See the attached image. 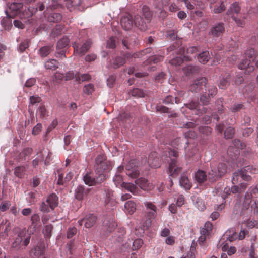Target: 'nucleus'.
I'll list each match as a JSON object with an SVG mask.
<instances>
[{
  "label": "nucleus",
  "mask_w": 258,
  "mask_h": 258,
  "mask_svg": "<svg viewBox=\"0 0 258 258\" xmlns=\"http://www.w3.org/2000/svg\"><path fill=\"white\" fill-rule=\"evenodd\" d=\"M238 68L241 70H245V74H249L254 70V66L250 65V61L246 59L241 60L238 64Z\"/></svg>",
  "instance_id": "4be33fe9"
},
{
  "label": "nucleus",
  "mask_w": 258,
  "mask_h": 258,
  "mask_svg": "<svg viewBox=\"0 0 258 258\" xmlns=\"http://www.w3.org/2000/svg\"><path fill=\"white\" fill-rule=\"evenodd\" d=\"M130 93L133 96L137 97H142L144 96V93L143 91L140 89L135 88L133 89Z\"/></svg>",
  "instance_id": "052dcab7"
},
{
  "label": "nucleus",
  "mask_w": 258,
  "mask_h": 258,
  "mask_svg": "<svg viewBox=\"0 0 258 258\" xmlns=\"http://www.w3.org/2000/svg\"><path fill=\"white\" fill-rule=\"evenodd\" d=\"M195 177L196 181L198 183H202L208 178V175H207L204 171L199 170L195 173Z\"/></svg>",
  "instance_id": "2f4dec72"
},
{
  "label": "nucleus",
  "mask_w": 258,
  "mask_h": 258,
  "mask_svg": "<svg viewBox=\"0 0 258 258\" xmlns=\"http://www.w3.org/2000/svg\"><path fill=\"white\" fill-rule=\"evenodd\" d=\"M125 63V58L122 57H116L110 61V66L117 69L123 66Z\"/></svg>",
  "instance_id": "c756f323"
},
{
  "label": "nucleus",
  "mask_w": 258,
  "mask_h": 258,
  "mask_svg": "<svg viewBox=\"0 0 258 258\" xmlns=\"http://www.w3.org/2000/svg\"><path fill=\"white\" fill-rule=\"evenodd\" d=\"M7 16L6 17H4L3 19L1 20V24L5 28V29H9L12 25V18L14 17H12L10 16V14H9V11L7 10L5 11Z\"/></svg>",
  "instance_id": "72a5a7b5"
},
{
  "label": "nucleus",
  "mask_w": 258,
  "mask_h": 258,
  "mask_svg": "<svg viewBox=\"0 0 258 258\" xmlns=\"http://www.w3.org/2000/svg\"><path fill=\"white\" fill-rule=\"evenodd\" d=\"M47 70H55L58 67V62L54 59H49L44 64Z\"/></svg>",
  "instance_id": "f704fd0d"
},
{
  "label": "nucleus",
  "mask_w": 258,
  "mask_h": 258,
  "mask_svg": "<svg viewBox=\"0 0 258 258\" xmlns=\"http://www.w3.org/2000/svg\"><path fill=\"white\" fill-rule=\"evenodd\" d=\"M11 205V203L9 201H4L0 204V210L5 212L8 210Z\"/></svg>",
  "instance_id": "680f3d73"
},
{
  "label": "nucleus",
  "mask_w": 258,
  "mask_h": 258,
  "mask_svg": "<svg viewBox=\"0 0 258 258\" xmlns=\"http://www.w3.org/2000/svg\"><path fill=\"white\" fill-rule=\"evenodd\" d=\"M148 165L152 168H157L160 166V161L156 152H152L149 155Z\"/></svg>",
  "instance_id": "f3484780"
},
{
  "label": "nucleus",
  "mask_w": 258,
  "mask_h": 258,
  "mask_svg": "<svg viewBox=\"0 0 258 258\" xmlns=\"http://www.w3.org/2000/svg\"><path fill=\"white\" fill-rule=\"evenodd\" d=\"M183 71L186 76H190L198 73L200 71V68L196 66L189 65L184 67Z\"/></svg>",
  "instance_id": "473e14b6"
},
{
  "label": "nucleus",
  "mask_w": 258,
  "mask_h": 258,
  "mask_svg": "<svg viewBox=\"0 0 258 258\" xmlns=\"http://www.w3.org/2000/svg\"><path fill=\"white\" fill-rule=\"evenodd\" d=\"M30 239L29 234H27L24 231H20L14 237L11 248L17 250L25 249L29 244Z\"/></svg>",
  "instance_id": "f257e3e1"
},
{
  "label": "nucleus",
  "mask_w": 258,
  "mask_h": 258,
  "mask_svg": "<svg viewBox=\"0 0 258 258\" xmlns=\"http://www.w3.org/2000/svg\"><path fill=\"white\" fill-rule=\"evenodd\" d=\"M126 175L133 178L137 177L140 174L138 169V162L136 160H131L125 166Z\"/></svg>",
  "instance_id": "9d476101"
},
{
  "label": "nucleus",
  "mask_w": 258,
  "mask_h": 258,
  "mask_svg": "<svg viewBox=\"0 0 258 258\" xmlns=\"http://www.w3.org/2000/svg\"><path fill=\"white\" fill-rule=\"evenodd\" d=\"M210 58V55L209 51H205L199 54L198 59L199 61L203 63H206Z\"/></svg>",
  "instance_id": "79ce46f5"
},
{
  "label": "nucleus",
  "mask_w": 258,
  "mask_h": 258,
  "mask_svg": "<svg viewBox=\"0 0 258 258\" xmlns=\"http://www.w3.org/2000/svg\"><path fill=\"white\" fill-rule=\"evenodd\" d=\"M67 1V5L68 8L70 7V5L73 7H76L79 6L82 2V0H64Z\"/></svg>",
  "instance_id": "0e129e2a"
},
{
  "label": "nucleus",
  "mask_w": 258,
  "mask_h": 258,
  "mask_svg": "<svg viewBox=\"0 0 258 258\" xmlns=\"http://www.w3.org/2000/svg\"><path fill=\"white\" fill-rule=\"evenodd\" d=\"M211 97L208 95L203 94L200 97V102L203 105H207L210 101Z\"/></svg>",
  "instance_id": "e2e57ef3"
},
{
  "label": "nucleus",
  "mask_w": 258,
  "mask_h": 258,
  "mask_svg": "<svg viewBox=\"0 0 258 258\" xmlns=\"http://www.w3.org/2000/svg\"><path fill=\"white\" fill-rule=\"evenodd\" d=\"M226 9V6L223 2H222L219 6L216 5L213 9L214 13L218 14L224 11Z\"/></svg>",
  "instance_id": "bf43d9fd"
},
{
  "label": "nucleus",
  "mask_w": 258,
  "mask_h": 258,
  "mask_svg": "<svg viewBox=\"0 0 258 258\" xmlns=\"http://www.w3.org/2000/svg\"><path fill=\"white\" fill-rule=\"evenodd\" d=\"M23 8L22 3L14 2L9 6V14L12 17H15L16 16L19 15V17L23 19L28 18L31 17L33 13L28 9V11L24 12L21 11V9Z\"/></svg>",
  "instance_id": "7ed1b4c3"
},
{
  "label": "nucleus",
  "mask_w": 258,
  "mask_h": 258,
  "mask_svg": "<svg viewBox=\"0 0 258 258\" xmlns=\"http://www.w3.org/2000/svg\"><path fill=\"white\" fill-rule=\"evenodd\" d=\"M90 191L89 188H86L83 185H79L75 190V198L78 200H82Z\"/></svg>",
  "instance_id": "aec40b11"
},
{
  "label": "nucleus",
  "mask_w": 258,
  "mask_h": 258,
  "mask_svg": "<svg viewBox=\"0 0 258 258\" xmlns=\"http://www.w3.org/2000/svg\"><path fill=\"white\" fill-rule=\"evenodd\" d=\"M53 229V226L51 224L47 225L44 228V235L48 238L51 236V231Z\"/></svg>",
  "instance_id": "69168bd1"
},
{
  "label": "nucleus",
  "mask_w": 258,
  "mask_h": 258,
  "mask_svg": "<svg viewBox=\"0 0 258 258\" xmlns=\"http://www.w3.org/2000/svg\"><path fill=\"white\" fill-rule=\"evenodd\" d=\"M108 221H104L103 222V225H105L106 227H107L106 228V230L107 231H108L109 232H111L112 231H113L115 228L117 226V224H116V223L113 221H112L111 222H109V225L108 226Z\"/></svg>",
  "instance_id": "6e6d98bb"
},
{
  "label": "nucleus",
  "mask_w": 258,
  "mask_h": 258,
  "mask_svg": "<svg viewBox=\"0 0 258 258\" xmlns=\"http://www.w3.org/2000/svg\"><path fill=\"white\" fill-rule=\"evenodd\" d=\"M213 229V225L210 222L205 223L203 227L200 231L201 236L199 238V243L200 245L203 244L206 239L209 238Z\"/></svg>",
  "instance_id": "f8f14e48"
},
{
  "label": "nucleus",
  "mask_w": 258,
  "mask_h": 258,
  "mask_svg": "<svg viewBox=\"0 0 258 258\" xmlns=\"http://www.w3.org/2000/svg\"><path fill=\"white\" fill-rule=\"evenodd\" d=\"M163 59L164 56L163 55H154L149 57L143 63L144 66L146 64H151L152 63L156 64L159 62L162 61Z\"/></svg>",
  "instance_id": "c85d7f7f"
},
{
  "label": "nucleus",
  "mask_w": 258,
  "mask_h": 258,
  "mask_svg": "<svg viewBox=\"0 0 258 258\" xmlns=\"http://www.w3.org/2000/svg\"><path fill=\"white\" fill-rule=\"evenodd\" d=\"M91 79V76L88 74H83L80 75L79 73L77 72L75 74L76 81L80 84L84 81H87Z\"/></svg>",
  "instance_id": "c9c22d12"
},
{
  "label": "nucleus",
  "mask_w": 258,
  "mask_h": 258,
  "mask_svg": "<svg viewBox=\"0 0 258 258\" xmlns=\"http://www.w3.org/2000/svg\"><path fill=\"white\" fill-rule=\"evenodd\" d=\"M250 166H246L243 168V170H242L239 173H234V177L232 179V182L233 184H235L237 182V177L238 176H240L244 180L249 181L251 179V177L250 175L246 174V173H244V171H248L250 169Z\"/></svg>",
  "instance_id": "412c9836"
},
{
  "label": "nucleus",
  "mask_w": 258,
  "mask_h": 258,
  "mask_svg": "<svg viewBox=\"0 0 258 258\" xmlns=\"http://www.w3.org/2000/svg\"><path fill=\"white\" fill-rule=\"evenodd\" d=\"M134 24L135 26L141 31H145L147 28L146 22L143 18L139 15H136L134 18Z\"/></svg>",
  "instance_id": "b1692460"
},
{
  "label": "nucleus",
  "mask_w": 258,
  "mask_h": 258,
  "mask_svg": "<svg viewBox=\"0 0 258 258\" xmlns=\"http://www.w3.org/2000/svg\"><path fill=\"white\" fill-rule=\"evenodd\" d=\"M69 44V40L66 37H62L59 40L57 43L56 48L57 50H60V52H58V54L63 55L64 57H66L64 53L66 52L65 49L68 47Z\"/></svg>",
  "instance_id": "6ab92c4d"
},
{
  "label": "nucleus",
  "mask_w": 258,
  "mask_h": 258,
  "mask_svg": "<svg viewBox=\"0 0 258 258\" xmlns=\"http://www.w3.org/2000/svg\"><path fill=\"white\" fill-rule=\"evenodd\" d=\"M45 249L46 245L44 242H39L37 245L30 250L29 252L30 256L32 258H39L44 254Z\"/></svg>",
  "instance_id": "4468645a"
},
{
  "label": "nucleus",
  "mask_w": 258,
  "mask_h": 258,
  "mask_svg": "<svg viewBox=\"0 0 258 258\" xmlns=\"http://www.w3.org/2000/svg\"><path fill=\"white\" fill-rule=\"evenodd\" d=\"M136 184L139 186L141 189L144 190H150L152 188L153 186L148 180L144 178H140L135 181Z\"/></svg>",
  "instance_id": "5701e85b"
},
{
  "label": "nucleus",
  "mask_w": 258,
  "mask_h": 258,
  "mask_svg": "<svg viewBox=\"0 0 258 258\" xmlns=\"http://www.w3.org/2000/svg\"><path fill=\"white\" fill-rule=\"evenodd\" d=\"M184 60H185L184 58H183L181 57H176L171 59L169 63L172 66H178L181 65Z\"/></svg>",
  "instance_id": "4d7b16f0"
},
{
  "label": "nucleus",
  "mask_w": 258,
  "mask_h": 258,
  "mask_svg": "<svg viewBox=\"0 0 258 258\" xmlns=\"http://www.w3.org/2000/svg\"><path fill=\"white\" fill-rule=\"evenodd\" d=\"M106 179L105 174H96L95 177H93L92 173H87L83 177V180L85 183L89 186H92L97 183H100Z\"/></svg>",
  "instance_id": "1a4fd4ad"
},
{
  "label": "nucleus",
  "mask_w": 258,
  "mask_h": 258,
  "mask_svg": "<svg viewBox=\"0 0 258 258\" xmlns=\"http://www.w3.org/2000/svg\"><path fill=\"white\" fill-rule=\"evenodd\" d=\"M152 51V48H147L146 49L143 50L142 51L134 53L132 55V56H133V58H141L143 56L145 55L146 54H149Z\"/></svg>",
  "instance_id": "c03bdc74"
},
{
  "label": "nucleus",
  "mask_w": 258,
  "mask_h": 258,
  "mask_svg": "<svg viewBox=\"0 0 258 258\" xmlns=\"http://www.w3.org/2000/svg\"><path fill=\"white\" fill-rule=\"evenodd\" d=\"M138 44V40L135 37L131 38H125L122 40L123 45L128 49L131 48L132 46H135Z\"/></svg>",
  "instance_id": "bb28decb"
},
{
  "label": "nucleus",
  "mask_w": 258,
  "mask_h": 258,
  "mask_svg": "<svg viewBox=\"0 0 258 258\" xmlns=\"http://www.w3.org/2000/svg\"><path fill=\"white\" fill-rule=\"evenodd\" d=\"M206 91L208 93V95L211 98L213 97L217 94V89L216 86L214 85H209L206 87Z\"/></svg>",
  "instance_id": "09e8293b"
},
{
  "label": "nucleus",
  "mask_w": 258,
  "mask_h": 258,
  "mask_svg": "<svg viewBox=\"0 0 258 258\" xmlns=\"http://www.w3.org/2000/svg\"><path fill=\"white\" fill-rule=\"evenodd\" d=\"M63 29V26L61 25H57L51 32L50 35L52 37H55L60 35Z\"/></svg>",
  "instance_id": "49530a36"
},
{
  "label": "nucleus",
  "mask_w": 258,
  "mask_h": 258,
  "mask_svg": "<svg viewBox=\"0 0 258 258\" xmlns=\"http://www.w3.org/2000/svg\"><path fill=\"white\" fill-rule=\"evenodd\" d=\"M225 32L224 24L223 23L220 22L215 24L210 29L209 34L211 37H219L223 35Z\"/></svg>",
  "instance_id": "2eb2a0df"
},
{
  "label": "nucleus",
  "mask_w": 258,
  "mask_h": 258,
  "mask_svg": "<svg viewBox=\"0 0 258 258\" xmlns=\"http://www.w3.org/2000/svg\"><path fill=\"white\" fill-rule=\"evenodd\" d=\"M245 109V107L243 103H235L230 107V110L233 113L240 111L241 110Z\"/></svg>",
  "instance_id": "8fccbe9b"
},
{
  "label": "nucleus",
  "mask_w": 258,
  "mask_h": 258,
  "mask_svg": "<svg viewBox=\"0 0 258 258\" xmlns=\"http://www.w3.org/2000/svg\"><path fill=\"white\" fill-rule=\"evenodd\" d=\"M234 128L232 127H228L224 132L225 138L226 139H231L234 134Z\"/></svg>",
  "instance_id": "13d9d810"
},
{
  "label": "nucleus",
  "mask_w": 258,
  "mask_h": 258,
  "mask_svg": "<svg viewBox=\"0 0 258 258\" xmlns=\"http://www.w3.org/2000/svg\"><path fill=\"white\" fill-rule=\"evenodd\" d=\"M230 75L226 74L224 76L221 77L219 79V87L222 89H226L229 84Z\"/></svg>",
  "instance_id": "cd10ccee"
},
{
  "label": "nucleus",
  "mask_w": 258,
  "mask_h": 258,
  "mask_svg": "<svg viewBox=\"0 0 258 258\" xmlns=\"http://www.w3.org/2000/svg\"><path fill=\"white\" fill-rule=\"evenodd\" d=\"M133 18L130 14L123 16L120 20L121 25L125 30H131L133 27Z\"/></svg>",
  "instance_id": "a211bd4d"
},
{
  "label": "nucleus",
  "mask_w": 258,
  "mask_h": 258,
  "mask_svg": "<svg viewBox=\"0 0 258 258\" xmlns=\"http://www.w3.org/2000/svg\"><path fill=\"white\" fill-rule=\"evenodd\" d=\"M38 113L41 118L45 117L47 114V110L44 105L40 106L38 110Z\"/></svg>",
  "instance_id": "338daca9"
},
{
  "label": "nucleus",
  "mask_w": 258,
  "mask_h": 258,
  "mask_svg": "<svg viewBox=\"0 0 258 258\" xmlns=\"http://www.w3.org/2000/svg\"><path fill=\"white\" fill-rule=\"evenodd\" d=\"M124 207L126 211L130 214H132L136 209V203L132 201H129L126 202Z\"/></svg>",
  "instance_id": "a19ab883"
},
{
  "label": "nucleus",
  "mask_w": 258,
  "mask_h": 258,
  "mask_svg": "<svg viewBox=\"0 0 258 258\" xmlns=\"http://www.w3.org/2000/svg\"><path fill=\"white\" fill-rule=\"evenodd\" d=\"M252 195L251 192H250L249 191H247L244 197V201H243V206L246 209H248L250 204L252 202Z\"/></svg>",
  "instance_id": "37998d69"
},
{
  "label": "nucleus",
  "mask_w": 258,
  "mask_h": 258,
  "mask_svg": "<svg viewBox=\"0 0 258 258\" xmlns=\"http://www.w3.org/2000/svg\"><path fill=\"white\" fill-rule=\"evenodd\" d=\"M186 106L190 109H197L199 107V104L197 101H192V102L186 104Z\"/></svg>",
  "instance_id": "774afa93"
},
{
  "label": "nucleus",
  "mask_w": 258,
  "mask_h": 258,
  "mask_svg": "<svg viewBox=\"0 0 258 258\" xmlns=\"http://www.w3.org/2000/svg\"><path fill=\"white\" fill-rule=\"evenodd\" d=\"M112 192L111 191H108V192L106 194V198L105 201V203L107 208H108L109 206H110L112 207V209H113L114 207H115V202L114 200L112 199Z\"/></svg>",
  "instance_id": "58836bf2"
},
{
  "label": "nucleus",
  "mask_w": 258,
  "mask_h": 258,
  "mask_svg": "<svg viewBox=\"0 0 258 258\" xmlns=\"http://www.w3.org/2000/svg\"><path fill=\"white\" fill-rule=\"evenodd\" d=\"M97 217L92 214H88L85 217L78 221V223L80 226H82L84 224L85 227L89 228L92 227L96 223Z\"/></svg>",
  "instance_id": "dca6fc26"
},
{
  "label": "nucleus",
  "mask_w": 258,
  "mask_h": 258,
  "mask_svg": "<svg viewBox=\"0 0 258 258\" xmlns=\"http://www.w3.org/2000/svg\"><path fill=\"white\" fill-rule=\"evenodd\" d=\"M179 183L181 186L186 190H189L191 187V184L188 178L185 176H182L179 180Z\"/></svg>",
  "instance_id": "e433bc0d"
},
{
  "label": "nucleus",
  "mask_w": 258,
  "mask_h": 258,
  "mask_svg": "<svg viewBox=\"0 0 258 258\" xmlns=\"http://www.w3.org/2000/svg\"><path fill=\"white\" fill-rule=\"evenodd\" d=\"M37 155L38 157L32 161V165L34 167H36L40 162L44 160V156L42 151H40Z\"/></svg>",
  "instance_id": "de8ad7c7"
},
{
  "label": "nucleus",
  "mask_w": 258,
  "mask_h": 258,
  "mask_svg": "<svg viewBox=\"0 0 258 258\" xmlns=\"http://www.w3.org/2000/svg\"><path fill=\"white\" fill-rule=\"evenodd\" d=\"M91 43L89 40L86 41L82 45H80L77 42L73 44L74 53L79 56L84 55L90 49Z\"/></svg>",
  "instance_id": "ddd939ff"
},
{
  "label": "nucleus",
  "mask_w": 258,
  "mask_h": 258,
  "mask_svg": "<svg viewBox=\"0 0 258 258\" xmlns=\"http://www.w3.org/2000/svg\"><path fill=\"white\" fill-rule=\"evenodd\" d=\"M7 223V220H3L0 224V237H4L8 236V232L11 229V223Z\"/></svg>",
  "instance_id": "393cba45"
},
{
  "label": "nucleus",
  "mask_w": 258,
  "mask_h": 258,
  "mask_svg": "<svg viewBox=\"0 0 258 258\" xmlns=\"http://www.w3.org/2000/svg\"><path fill=\"white\" fill-rule=\"evenodd\" d=\"M143 14L148 22H150L152 17V12L148 7L144 6L142 8Z\"/></svg>",
  "instance_id": "a18cd8bd"
},
{
  "label": "nucleus",
  "mask_w": 258,
  "mask_h": 258,
  "mask_svg": "<svg viewBox=\"0 0 258 258\" xmlns=\"http://www.w3.org/2000/svg\"><path fill=\"white\" fill-rule=\"evenodd\" d=\"M51 47L50 46H44L39 49V54L42 57L47 56L51 52Z\"/></svg>",
  "instance_id": "603ef678"
},
{
  "label": "nucleus",
  "mask_w": 258,
  "mask_h": 258,
  "mask_svg": "<svg viewBox=\"0 0 258 258\" xmlns=\"http://www.w3.org/2000/svg\"><path fill=\"white\" fill-rule=\"evenodd\" d=\"M125 234V229L123 228L119 229L118 231L117 232V233H115V237H116V240L118 242H121L122 241L124 235Z\"/></svg>",
  "instance_id": "3c124183"
},
{
  "label": "nucleus",
  "mask_w": 258,
  "mask_h": 258,
  "mask_svg": "<svg viewBox=\"0 0 258 258\" xmlns=\"http://www.w3.org/2000/svg\"><path fill=\"white\" fill-rule=\"evenodd\" d=\"M58 198L55 194H50L40 206V210L44 212H49L50 210H54L58 206Z\"/></svg>",
  "instance_id": "0eeeda50"
},
{
  "label": "nucleus",
  "mask_w": 258,
  "mask_h": 258,
  "mask_svg": "<svg viewBox=\"0 0 258 258\" xmlns=\"http://www.w3.org/2000/svg\"><path fill=\"white\" fill-rule=\"evenodd\" d=\"M143 244V241L141 239H137L133 242L132 249L133 250H136L140 248Z\"/></svg>",
  "instance_id": "5fc2aeb1"
},
{
  "label": "nucleus",
  "mask_w": 258,
  "mask_h": 258,
  "mask_svg": "<svg viewBox=\"0 0 258 258\" xmlns=\"http://www.w3.org/2000/svg\"><path fill=\"white\" fill-rule=\"evenodd\" d=\"M207 83V80L205 77H200L195 80L189 86V90L192 92L199 93L204 88Z\"/></svg>",
  "instance_id": "9b49d317"
},
{
  "label": "nucleus",
  "mask_w": 258,
  "mask_h": 258,
  "mask_svg": "<svg viewBox=\"0 0 258 258\" xmlns=\"http://www.w3.org/2000/svg\"><path fill=\"white\" fill-rule=\"evenodd\" d=\"M95 168L97 174H104V172L111 169V163L107 160L106 155H99L95 159Z\"/></svg>",
  "instance_id": "20e7f679"
},
{
  "label": "nucleus",
  "mask_w": 258,
  "mask_h": 258,
  "mask_svg": "<svg viewBox=\"0 0 258 258\" xmlns=\"http://www.w3.org/2000/svg\"><path fill=\"white\" fill-rule=\"evenodd\" d=\"M224 236L230 242L234 241L237 238V233L234 229L227 231L224 234Z\"/></svg>",
  "instance_id": "4c0bfd02"
},
{
  "label": "nucleus",
  "mask_w": 258,
  "mask_h": 258,
  "mask_svg": "<svg viewBox=\"0 0 258 258\" xmlns=\"http://www.w3.org/2000/svg\"><path fill=\"white\" fill-rule=\"evenodd\" d=\"M146 207L145 213L146 214L148 219L146 221V226H144V228H141V233H143L145 228H148L151 225L153 219H154L157 215V208L156 205L150 202H146L144 203Z\"/></svg>",
  "instance_id": "423d86ee"
},
{
  "label": "nucleus",
  "mask_w": 258,
  "mask_h": 258,
  "mask_svg": "<svg viewBox=\"0 0 258 258\" xmlns=\"http://www.w3.org/2000/svg\"><path fill=\"white\" fill-rule=\"evenodd\" d=\"M169 157L170 162L168 168V174L170 176H177L181 171V168L177 165L176 158L178 157V152L175 150L170 149L168 151Z\"/></svg>",
  "instance_id": "39448f33"
},
{
  "label": "nucleus",
  "mask_w": 258,
  "mask_h": 258,
  "mask_svg": "<svg viewBox=\"0 0 258 258\" xmlns=\"http://www.w3.org/2000/svg\"><path fill=\"white\" fill-rule=\"evenodd\" d=\"M113 181L117 186H121L132 194L136 195L138 193V188L133 183H125L123 181L122 176L116 174L113 178Z\"/></svg>",
  "instance_id": "6e6552de"
},
{
  "label": "nucleus",
  "mask_w": 258,
  "mask_h": 258,
  "mask_svg": "<svg viewBox=\"0 0 258 258\" xmlns=\"http://www.w3.org/2000/svg\"><path fill=\"white\" fill-rule=\"evenodd\" d=\"M26 168L24 166H17L15 168L14 174L18 178H22L24 177Z\"/></svg>",
  "instance_id": "ea45409f"
},
{
  "label": "nucleus",
  "mask_w": 258,
  "mask_h": 258,
  "mask_svg": "<svg viewBox=\"0 0 258 258\" xmlns=\"http://www.w3.org/2000/svg\"><path fill=\"white\" fill-rule=\"evenodd\" d=\"M227 167L225 163L220 162L217 166H211V170L208 172V179L210 182H215L221 178L227 172Z\"/></svg>",
  "instance_id": "f03ea898"
},
{
  "label": "nucleus",
  "mask_w": 258,
  "mask_h": 258,
  "mask_svg": "<svg viewBox=\"0 0 258 258\" xmlns=\"http://www.w3.org/2000/svg\"><path fill=\"white\" fill-rule=\"evenodd\" d=\"M241 10V7L239 2H235L232 3L227 11L228 15H233L234 14H238Z\"/></svg>",
  "instance_id": "a878e982"
},
{
  "label": "nucleus",
  "mask_w": 258,
  "mask_h": 258,
  "mask_svg": "<svg viewBox=\"0 0 258 258\" xmlns=\"http://www.w3.org/2000/svg\"><path fill=\"white\" fill-rule=\"evenodd\" d=\"M198 51V48L196 46H191L187 49V55L184 56V58L185 61H191L192 57H195V54Z\"/></svg>",
  "instance_id": "7c9ffc66"
},
{
  "label": "nucleus",
  "mask_w": 258,
  "mask_h": 258,
  "mask_svg": "<svg viewBox=\"0 0 258 258\" xmlns=\"http://www.w3.org/2000/svg\"><path fill=\"white\" fill-rule=\"evenodd\" d=\"M83 92L87 95H91L94 91V86L92 84H88L83 87Z\"/></svg>",
  "instance_id": "864d4df0"
}]
</instances>
